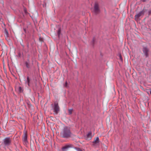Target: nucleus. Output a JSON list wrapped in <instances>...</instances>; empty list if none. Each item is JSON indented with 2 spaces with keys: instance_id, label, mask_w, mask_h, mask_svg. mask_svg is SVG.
Masks as SVG:
<instances>
[{
  "instance_id": "obj_13",
  "label": "nucleus",
  "mask_w": 151,
  "mask_h": 151,
  "mask_svg": "<svg viewBox=\"0 0 151 151\" xmlns=\"http://www.w3.org/2000/svg\"><path fill=\"white\" fill-rule=\"evenodd\" d=\"M119 59L120 60L121 62H122L123 61V59L122 58L121 54L119 53Z\"/></svg>"
},
{
  "instance_id": "obj_15",
  "label": "nucleus",
  "mask_w": 151,
  "mask_h": 151,
  "mask_svg": "<svg viewBox=\"0 0 151 151\" xmlns=\"http://www.w3.org/2000/svg\"><path fill=\"white\" fill-rule=\"evenodd\" d=\"M18 90L20 93H21L23 91V89L21 87H19V88Z\"/></svg>"
},
{
  "instance_id": "obj_8",
  "label": "nucleus",
  "mask_w": 151,
  "mask_h": 151,
  "mask_svg": "<svg viewBox=\"0 0 151 151\" xmlns=\"http://www.w3.org/2000/svg\"><path fill=\"white\" fill-rule=\"evenodd\" d=\"M72 134V133L70 130L67 129V138L71 137Z\"/></svg>"
},
{
  "instance_id": "obj_22",
  "label": "nucleus",
  "mask_w": 151,
  "mask_h": 151,
  "mask_svg": "<svg viewBox=\"0 0 151 151\" xmlns=\"http://www.w3.org/2000/svg\"><path fill=\"white\" fill-rule=\"evenodd\" d=\"M66 149V146H65L63 147L62 148V150L63 151H65V149Z\"/></svg>"
},
{
  "instance_id": "obj_5",
  "label": "nucleus",
  "mask_w": 151,
  "mask_h": 151,
  "mask_svg": "<svg viewBox=\"0 0 151 151\" xmlns=\"http://www.w3.org/2000/svg\"><path fill=\"white\" fill-rule=\"evenodd\" d=\"M27 132L24 131V134L22 137V139L23 143L24 145H26L28 143L27 140Z\"/></svg>"
},
{
  "instance_id": "obj_27",
  "label": "nucleus",
  "mask_w": 151,
  "mask_h": 151,
  "mask_svg": "<svg viewBox=\"0 0 151 151\" xmlns=\"http://www.w3.org/2000/svg\"><path fill=\"white\" fill-rule=\"evenodd\" d=\"M25 84H27V85H28V82H27V81H26V82H25Z\"/></svg>"
},
{
  "instance_id": "obj_11",
  "label": "nucleus",
  "mask_w": 151,
  "mask_h": 151,
  "mask_svg": "<svg viewBox=\"0 0 151 151\" xmlns=\"http://www.w3.org/2000/svg\"><path fill=\"white\" fill-rule=\"evenodd\" d=\"M30 79L29 77L28 76H27V81H26L28 82V85L29 86H30L29 83H30Z\"/></svg>"
},
{
  "instance_id": "obj_14",
  "label": "nucleus",
  "mask_w": 151,
  "mask_h": 151,
  "mask_svg": "<svg viewBox=\"0 0 151 151\" xmlns=\"http://www.w3.org/2000/svg\"><path fill=\"white\" fill-rule=\"evenodd\" d=\"M95 38L94 37H93V38L92 43L93 47L94 46L95 44Z\"/></svg>"
},
{
  "instance_id": "obj_19",
  "label": "nucleus",
  "mask_w": 151,
  "mask_h": 151,
  "mask_svg": "<svg viewBox=\"0 0 151 151\" xmlns=\"http://www.w3.org/2000/svg\"><path fill=\"white\" fill-rule=\"evenodd\" d=\"M76 149L77 151H83L82 150H81L80 148L78 147H76Z\"/></svg>"
},
{
  "instance_id": "obj_1",
  "label": "nucleus",
  "mask_w": 151,
  "mask_h": 151,
  "mask_svg": "<svg viewBox=\"0 0 151 151\" xmlns=\"http://www.w3.org/2000/svg\"><path fill=\"white\" fill-rule=\"evenodd\" d=\"M12 141V139L10 137H6L4 139L3 143L0 145V146H1L2 144H3L5 146H9L11 144Z\"/></svg>"
},
{
  "instance_id": "obj_21",
  "label": "nucleus",
  "mask_w": 151,
  "mask_h": 151,
  "mask_svg": "<svg viewBox=\"0 0 151 151\" xmlns=\"http://www.w3.org/2000/svg\"><path fill=\"white\" fill-rule=\"evenodd\" d=\"M151 14V9H150L148 11V16H150Z\"/></svg>"
},
{
  "instance_id": "obj_24",
  "label": "nucleus",
  "mask_w": 151,
  "mask_h": 151,
  "mask_svg": "<svg viewBox=\"0 0 151 151\" xmlns=\"http://www.w3.org/2000/svg\"><path fill=\"white\" fill-rule=\"evenodd\" d=\"M24 12H25L26 13H27V10H26V9H24Z\"/></svg>"
},
{
  "instance_id": "obj_16",
  "label": "nucleus",
  "mask_w": 151,
  "mask_h": 151,
  "mask_svg": "<svg viewBox=\"0 0 151 151\" xmlns=\"http://www.w3.org/2000/svg\"><path fill=\"white\" fill-rule=\"evenodd\" d=\"M73 111V109H69L68 110V113L69 115H70L72 114Z\"/></svg>"
},
{
  "instance_id": "obj_3",
  "label": "nucleus",
  "mask_w": 151,
  "mask_h": 151,
  "mask_svg": "<svg viewBox=\"0 0 151 151\" xmlns=\"http://www.w3.org/2000/svg\"><path fill=\"white\" fill-rule=\"evenodd\" d=\"M142 51L145 56L146 58L149 57V49L147 46H142Z\"/></svg>"
},
{
  "instance_id": "obj_6",
  "label": "nucleus",
  "mask_w": 151,
  "mask_h": 151,
  "mask_svg": "<svg viewBox=\"0 0 151 151\" xmlns=\"http://www.w3.org/2000/svg\"><path fill=\"white\" fill-rule=\"evenodd\" d=\"M60 137L62 138L66 137V129L65 128L63 129L61 132Z\"/></svg>"
},
{
  "instance_id": "obj_26",
  "label": "nucleus",
  "mask_w": 151,
  "mask_h": 151,
  "mask_svg": "<svg viewBox=\"0 0 151 151\" xmlns=\"http://www.w3.org/2000/svg\"><path fill=\"white\" fill-rule=\"evenodd\" d=\"M64 86L66 87V82L65 83Z\"/></svg>"
},
{
  "instance_id": "obj_10",
  "label": "nucleus",
  "mask_w": 151,
  "mask_h": 151,
  "mask_svg": "<svg viewBox=\"0 0 151 151\" xmlns=\"http://www.w3.org/2000/svg\"><path fill=\"white\" fill-rule=\"evenodd\" d=\"M99 142V138L98 137H97L96 138V140L92 142L93 143H98Z\"/></svg>"
},
{
  "instance_id": "obj_23",
  "label": "nucleus",
  "mask_w": 151,
  "mask_h": 151,
  "mask_svg": "<svg viewBox=\"0 0 151 151\" xmlns=\"http://www.w3.org/2000/svg\"><path fill=\"white\" fill-rule=\"evenodd\" d=\"M147 0H141V1H142L143 2H144L146 1Z\"/></svg>"
},
{
  "instance_id": "obj_2",
  "label": "nucleus",
  "mask_w": 151,
  "mask_h": 151,
  "mask_svg": "<svg viewBox=\"0 0 151 151\" xmlns=\"http://www.w3.org/2000/svg\"><path fill=\"white\" fill-rule=\"evenodd\" d=\"M146 11V9H143L142 11L139 12L137 14L134 16L135 20L136 21L138 20L139 18L142 15H144V14Z\"/></svg>"
},
{
  "instance_id": "obj_7",
  "label": "nucleus",
  "mask_w": 151,
  "mask_h": 151,
  "mask_svg": "<svg viewBox=\"0 0 151 151\" xmlns=\"http://www.w3.org/2000/svg\"><path fill=\"white\" fill-rule=\"evenodd\" d=\"M92 137V132L90 131L87 134L86 139V140H89L91 139Z\"/></svg>"
},
{
  "instance_id": "obj_4",
  "label": "nucleus",
  "mask_w": 151,
  "mask_h": 151,
  "mask_svg": "<svg viewBox=\"0 0 151 151\" xmlns=\"http://www.w3.org/2000/svg\"><path fill=\"white\" fill-rule=\"evenodd\" d=\"M93 11L96 14H99L100 12V10L99 7V5L97 2L95 3Z\"/></svg>"
},
{
  "instance_id": "obj_28",
  "label": "nucleus",
  "mask_w": 151,
  "mask_h": 151,
  "mask_svg": "<svg viewBox=\"0 0 151 151\" xmlns=\"http://www.w3.org/2000/svg\"><path fill=\"white\" fill-rule=\"evenodd\" d=\"M66 84H67V82Z\"/></svg>"
},
{
  "instance_id": "obj_17",
  "label": "nucleus",
  "mask_w": 151,
  "mask_h": 151,
  "mask_svg": "<svg viewBox=\"0 0 151 151\" xmlns=\"http://www.w3.org/2000/svg\"><path fill=\"white\" fill-rule=\"evenodd\" d=\"M5 34L6 36L7 37H8L9 34L8 32L6 29L5 30Z\"/></svg>"
},
{
  "instance_id": "obj_18",
  "label": "nucleus",
  "mask_w": 151,
  "mask_h": 151,
  "mask_svg": "<svg viewBox=\"0 0 151 151\" xmlns=\"http://www.w3.org/2000/svg\"><path fill=\"white\" fill-rule=\"evenodd\" d=\"M60 32H61V30H60V29H59L58 30V33H57L59 37L60 36Z\"/></svg>"
},
{
  "instance_id": "obj_25",
  "label": "nucleus",
  "mask_w": 151,
  "mask_h": 151,
  "mask_svg": "<svg viewBox=\"0 0 151 151\" xmlns=\"http://www.w3.org/2000/svg\"><path fill=\"white\" fill-rule=\"evenodd\" d=\"M150 92V94H151V88L149 89Z\"/></svg>"
},
{
  "instance_id": "obj_12",
  "label": "nucleus",
  "mask_w": 151,
  "mask_h": 151,
  "mask_svg": "<svg viewBox=\"0 0 151 151\" xmlns=\"http://www.w3.org/2000/svg\"><path fill=\"white\" fill-rule=\"evenodd\" d=\"M73 147V146L72 145L69 144L67 145V150L69 148H71Z\"/></svg>"
},
{
  "instance_id": "obj_20",
  "label": "nucleus",
  "mask_w": 151,
  "mask_h": 151,
  "mask_svg": "<svg viewBox=\"0 0 151 151\" xmlns=\"http://www.w3.org/2000/svg\"><path fill=\"white\" fill-rule=\"evenodd\" d=\"M25 64H26V67L27 68H29V65L28 63H27V62H26L25 63Z\"/></svg>"
},
{
  "instance_id": "obj_9",
  "label": "nucleus",
  "mask_w": 151,
  "mask_h": 151,
  "mask_svg": "<svg viewBox=\"0 0 151 151\" xmlns=\"http://www.w3.org/2000/svg\"><path fill=\"white\" fill-rule=\"evenodd\" d=\"M54 111L56 113H57L59 111V107L58 105L55 104L54 105Z\"/></svg>"
}]
</instances>
